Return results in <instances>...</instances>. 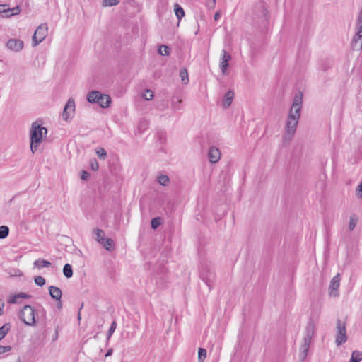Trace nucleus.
I'll return each instance as SVG.
<instances>
[{
    "instance_id": "412c9836",
    "label": "nucleus",
    "mask_w": 362,
    "mask_h": 362,
    "mask_svg": "<svg viewBox=\"0 0 362 362\" xmlns=\"http://www.w3.org/2000/svg\"><path fill=\"white\" fill-rule=\"evenodd\" d=\"M11 327V325L9 322L4 324L0 327V341L3 339L6 334L8 333Z\"/></svg>"
},
{
    "instance_id": "58836bf2",
    "label": "nucleus",
    "mask_w": 362,
    "mask_h": 362,
    "mask_svg": "<svg viewBox=\"0 0 362 362\" xmlns=\"http://www.w3.org/2000/svg\"><path fill=\"white\" fill-rule=\"evenodd\" d=\"M89 164H90V168L93 170V171H97L99 168V165H98V163L97 161V160L95 158H92L90 160V162H89Z\"/></svg>"
},
{
    "instance_id": "a18cd8bd",
    "label": "nucleus",
    "mask_w": 362,
    "mask_h": 362,
    "mask_svg": "<svg viewBox=\"0 0 362 362\" xmlns=\"http://www.w3.org/2000/svg\"><path fill=\"white\" fill-rule=\"evenodd\" d=\"M356 195L358 197H362V182L358 185L356 189Z\"/></svg>"
},
{
    "instance_id": "ea45409f",
    "label": "nucleus",
    "mask_w": 362,
    "mask_h": 362,
    "mask_svg": "<svg viewBox=\"0 0 362 362\" xmlns=\"http://www.w3.org/2000/svg\"><path fill=\"white\" fill-rule=\"evenodd\" d=\"M96 154L98 156V157L100 158V159H102V160H105L107 157V152L106 151L101 148H100L99 150H98L96 151Z\"/></svg>"
},
{
    "instance_id": "72a5a7b5",
    "label": "nucleus",
    "mask_w": 362,
    "mask_h": 362,
    "mask_svg": "<svg viewBox=\"0 0 362 362\" xmlns=\"http://www.w3.org/2000/svg\"><path fill=\"white\" fill-rule=\"evenodd\" d=\"M9 234V228L6 226H0V239L6 238Z\"/></svg>"
},
{
    "instance_id": "aec40b11",
    "label": "nucleus",
    "mask_w": 362,
    "mask_h": 362,
    "mask_svg": "<svg viewBox=\"0 0 362 362\" xmlns=\"http://www.w3.org/2000/svg\"><path fill=\"white\" fill-rule=\"evenodd\" d=\"M167 284V278L163 274L156 276V285L158 288H164Z\"/></svg>"
},
{
    "instance_id": "0e129e2a",
    "label": "nucleus",
    "mask_w": 362,
    "mask_h": 362,
    "mask_svg": "<svg viewBox=\"0 0 362 362\" xmlns=\"http://www.w3.org/2000/svg\"><path fill=\"white\" fill-rule=\"evenodd\" d=\"M162 139H163V136H161V135H160V139L161 140Z\"/></svg>"
},
{
    "instance_id": "052dcab7",
    "label": "nucleus",
    "mask_w": 362,
    "mask_h": 362,
    "mask_svg": "<svg viewBox=\"0 0 362 362\" xmlns=\"http://www.w3.org/2000/svg\"><path fill=\"white\" fill-rule=\"evenodd\" d=\"M211 3H212V5L214 6L215 4V3H216V0H212Z\"/></svg>"
},
{
    "instance_id": "c9c22d12",
    "label": "nucleus",
    "mask_w": 362,
    "mask_h": 362,
    "mask_svg": "<svg viewBox=\"0 0 362 362\" xmlns=\"http://www.w3.org/2000/svg\"><path fill=\"white\" fill-rule=\"evenodd\" d=\"M351 358H354L357 362H360L362 360V351L355 350L352 352Z\"/></svg>"
},
{
    "instance_id": "de8ad7c7",
    "label": "nucleus",
    "mask_w": 362,
    "mask_h": 362,
    "mask_svg": "<svg viewBox=\"0 0 362 362\" xmlns=\"http://www.w3.org/2000/svg\"><path fill=\"white\" fill-rule=\"evenodd\" d=\"M11 276H21L23 273L19 269H13V272H10Z\"/></svg>"
},
{
    "instance_id": "f3484780",
    "label": "nucleus",
    "mask_w": 362,
    "mask_h": 362,
    "mask_svg": "<svg viewBox=\"0 0 362 362\" xmlns=\"http://www.w3.org/2000/svg\"><path fill=\"white\" fill-rule=\"evenodd\" d=\"M31 298L30 295L27 294L25 293L20 292L13 296H11L7 301H8V303H9V304H16V303H19L18 302L19 298Z\"/></svg>"
},
{
    "instance_id": "39448f33",
    "label": "nucleus",
    "mask_w": 362,
    "mask_h": 362,
    "mask_svg": "<svg viewBox=\"0 0 362 362\" xmlns=\"http://www.w3.org/2000/svg\"><path fill=\"white\" fill-rule=\"evenodd\" d=\"M86 99L90 103H97L102 108L110 107L112 100L109 95L102 93L99 90H92L86 95Z\"/></svg>"
},
{
    "instance_id": "7c9ffc66",
    "label": "nucleus",
    "mask_w": 362,
    "mask_h": 362,
    "mask_svg": "<svg viewBox=\"0 0 362 362\" xmlns=\"http://www.w3.org/2000/svg\"><path fill=\"white\" fill-rule=\"evenodd\" d=\"M158 182L163 186H167L170 182V179L167 175L162 174L158 177Z\"/></svg>"
},
{
    "instance_id": "bf43d9fd",
    "label": "nucleus",
    "mask_w": 362,
    "mask_h": 362,
    "mask_svg": "<svg viewBox=\"0 0 362 362\" xmlns=\"http://www.w3.org/2000/svg\"><path fill=\"white\" fill-rule=\"evenodd\" d=\"M98 333H97L96 334H95V335H94V337H93V338H94V339H97V338H98Z\"/></svg>"
},
{
    "instance_id": "a19ab883",
    "label": "nucleus",
    "mask_w": 362,
    "mask_h": 362,
    "mask_svg": "<svg viewBox=\"0 0 362 362\" xmlns=\"http://www.w3.org/2000/svg\"><path fill=\"white\" fill-rule=\"evenodd\" d=\"M20 12H21V8L18 6L16 7H13L12 8H10V14H8V16H9V17H11V16H13L15 15L20 13Z\"/></svg>"
},
{
    "instance_id": "9b49d317",
    "label": "nucleus",
    "mask_w": 362,
    "mask_h": 362,
    "mask_svg": "<svg viewBox=\"0 0 362 362\" xmlns=\"http://www.w3.org/2000/svg\"><path fill=\"white\" fill-rule=\"evenodd\" d=\"M6 46L9 50L18 52L23 49L24 43L18 39H10L6 42Z\"/></svg>"
},
{
    "instance_id": "7ed1b4c3",
    "label": "nucleus",
    "mask_w": 362,
    "mask_h": 362,
    "mask_svg": "<svg viewBox=\"0 0 362 362\" xmlns=\"http://www.w3.org/2000/svg\"><path fill=\"white\" fill-rule=\"evenodd\" d=\"M47 134V129L41 126L37 122L32 124L30 130V150L35 153L38 149L40 144L42 141L43 137Z\"/></svg>"
},
{
    "instance_id": "e2e57ef3",
    "label": "nucleus",
    "mask_w": 362,
    "mask_h": 362,
    "mask_svg": "<svg viewBox=\"0 0 362 362\" xmlns=\"http://www.w3.org/2000/svg\"><path fill=\"white\" fill-rule=\"evenodd\" d=\"M162 139H163V136H161V135H160V139L161 140Z\"/></svg>"
},
{
    "instance_id": "5701e85b",
    "label": "nucleus",
    "mask_w": 362,
    "mask_h": 362,
    "mask_svg": "<svg viewBox=\"0 0 362 362\" xmlns=\"http://www.w3.org/2000/svg\"><path fill=\"white\" fill-rule=\"evenodd\" d=\"M182 103V99H180L178 96H173L171 99V105L172 108L174 110H180V105Z\"/></svg>"
},
{
    "instance_id": "a878e982",
    "label": "nucleus",
    "mask_w": 362,
    "mask_h": 362,
    "mask_svg": "<svg viewBox=\"0 0 362 362\" xmlns=\"http://www.w3.org/2000/svg\"><path fill=\"white\" fill-rule=\"evenodd\" d=\"M117 328V322L115 321H113L109 328V330L107 332V339H106V345H108L110 339L112 334L115 332V329Z\"/></svg>"
},
{
    "instance_id": "0eeeda50",
    "label": "nucleus",
    "mask_w": 362,
    "mask_h": 362,
    "mask_svg": "<svg viewBox=\"0 0 362 362\" xmlns=\"http://www.w3.org/2000/svg\"><path fill=\"white\" fill-rule=\"evenodd\" d=\"M35 308L30 305H26L18 313L19 319L28 326H35L37 320L35 317Z\"/></svg>"
},
{
    "instance_id": "49530a36",
    "label": "nucleus",
    "mask_w": 362,
    "mask_h": 362,
    "mask_svg": "<svg viewBox=\"0 0 362 362\" xmlns=\"http://www.w3.org/2000/svg\"><path fill=\"white\" fill-rule=\"evenodd\" d=\"M90 177V173L88 171L82 170L81 174V178L83 180H87Z\"/></svg>"
},
{
    "instance_id": "20e7f679",
    "label": "nucleus",
    "mask_w": 362,
    "mask_h": 362,
    "mask_svg": "<svg viewBox=\"0 0 362 362\" xmlns=\"http://www.w3.org/2000/svg\"><path fill=\"white\" fill-rule=\"evenodd\" d=\"M314 324L313 322L310 321L305 327V335L303 339V344L300 347L299 358L301 361H304L308 353L311 339L314 335Z\"/></svg>"
},
{
    "instance_id": "4be33fe9",
    "label": "nucleus",
    "mask_w": 362,
    "mask_h": 362,
    "mask_svg": "<svg viewBox=\"0 0 362 362\" xmlns=\"http://www.w3.org/2000/svg\"><path fill=\"white\" fill-rule=\"evenodd\" d=\"M174 11L177 18L179 21H180L182 18L185 16V11L178 4H175L174 5Z\"/></svg>"
},
{
    "instance_id": "393cba45",
    "label": "nucleus",
    "mask_w": 362,
    "mask_h": 362,
    "mask_svg": "<svg viewBox=\"0 0 362 362\" xmlns=\"http://www.w3.org/2000/svg\"><path fill=\"white\" fill-rule=\"evenodd\" d=\"M100 244L108 251H112L114 248V241L110 238H105V241Z\"/></svg>"
},
{
    "instance_id": "f8f14e48",
    "label": "nucleus",
    "mask_w": 362,
    "mask_h": 362,
    "mask_svg": "<svg viewBox=\"0 0 362 362\" xmlns=\"http://www.w3.org/2000/svg\"><path fill=\"white\" fill-rule=\"evenodd\" d=\"M340 274L338 273L336 276H334L332 279L330 281L329 284V290H330V295L333 296L334 297H337L339 296V288L340 285Z\"/></svg>"
},
{
    "instance_id": "e433bc0d",
    "label": "nucleus",
    "mask_w": 362,
    "mask_h": 362,
    "mask_svg": "<svg viewBox=\"0 0 362 362\" xmlns=\"http://www.w3.org/2000/svg\"><path fill=\"white\" fill-rule=\"evenodd\" d=\"M34 281L36 285L40 287L43 286L46 282L45 279L41 276H37L35 277Z\"/></svg>"
},
{
    "instance_id": "c03bdc74",
    "label": "nucleus",
    "mask_w": 362,
    "mask_h": 362,
    "mask_svg": "<svg viewBox=\"0 0 362 362\" xmlns=\"http://www.w3.org/2000/svg\"><path fill=\"white\" fill-rule=\"evenodd\" d=\"M148 127V122L146 120H141L139 124V130H145Z\"/></svg>"
},
{
    "instance_id": "4d7b16f0",
    "label": "nucleus",
    "mask_w": 362,
    "mask_h": 362,
    "mask_svg": "<svg viewBox=\"0 0 362 362\" xmlns=\"http://www.w3.org/2000/svg\"><path fill=\"white\" fill-rule=\"evenodd\" d=\"M77 318H78V320L79 321H80V320H81V313H80V311H79V312H78V313Z\"/></svg>"
},
{
    "instance_id": "5fc2aeb1",
    "label": "nucleus",
    "mask_w": 362,
    "mask_h": 362,
    "mask_svg": "<svg viewBox=\"0 0 362 362\" xmlns=\"http://www.w3.org/2000/svg\"><path fill=\"white\" fill-rule=\"evenodd\" d=\"M329 68V66H327V65H322V69H323V71H327V69Z\"/></svg>"
},
{
    "instance_id": "8fccbe9b",
    "label": "nucleus",
    "mask_w": 362,
    "mask_h": 362,
    "mask_svg": "<svg viewBox=\"0 0 362 362\" xmlns=\"http://www.w3.org/2000/svg\"><path fill=\"white\" fill-rule=\"evenodd\" d=\"M56 302H57V307L59 310H61L62 308V299H60L59 300H55Z\"/></svg>"
},
{
    "instance_id": "2f4dec72",
    "label": "nucleus",
    "mask_w": 362,
    "mask_h": 362,
    "mask_svg": "<svg viewBox=\"0 0 362 362\" xmlns=\"http://www.w3.org/2000/svg\"><path fill=\"white\" fill-rule=\"evenodd\" d=\"M158 53L162 56H168L170 53V48L167 45H161L158 48Z\"/></svg>"
},
{
    "instance_id": "c85d7f7f",
    "label": "nucleus",
    "mask_w": 362,
    "mask_h": 362,
    "mask_svg": "<svg viewBox=\"0 0 362 362\" xmlns=\"http://www.w3.org/2000/svg\"><path fill=\"white\" fill-rule=\"evenodd\" d=\"M0 13L3 17L9 18L10 8L6 4H0Z\"/></svg>"
},
{
    "instance_id": "6e6552de",
    "label": "nucleus",
    "mask_w": 362,
    "mask_h": 362,
    "mask_svg": "<svg viewBox=\"0 0 362 362\" xmlns=\"http://www.w3.org/2000/svg\"><path fill=\"white\" fill-rule=\"evenodd\" d=\"M47 24H41L37 28L32 37L33 47H36L45 40L47 35Z\"/></svg>"
},
{
    "instance_id": "dca6fc26",
    "label": "nucleus",
    "mask_w": 362,
    "mask_h": 362,
    "mask_svg": "<svg viewBox=\"0 0 362 362\" xmlns=\"http://www.w3.org/2000/svg\"><path fill=\"white\" fill-rule=\"evenodd\" d=\"M48 291H49V293L52 299L59 300L60 299H62V291L59 287L54 286H50L48 288Z\"/></svg>"
},
{
    "instance_id": "79ce46f5",
    "label": "nucleus",
    "mask_w": 362,
    "mask_h": 362,
    "mask_svg": "<svg viewBox=\"0 0 362 362\" xmlns=\"http://www.w3.org/2000/svg\"><path fill=\"white\" fill-rule=\"evenodd\" d=\"M119 0H104V4L105 6H115L119 4Z\"/></svg>"
},
{
    "instance_id": "423d86ee",
    "label": "nucleus",
    "mask_w": 362,
    "mask_h": 362,
    "mask_svg": "<svg viewBox=\"0 0 362 362\" xmlns=\"http://www.w3.org/2000/svg\"><path fill=\"white\" fill-rule=\"evenodd\" d=\"M199 276L201 279L207 285L209 290L214 288L216 274L209 264L207 262L202 263L199 270Z\"/></svg>"
},
{
    "instance_id": "9d476101",
    "label": "nucleus",
    "mask_w": 362,
    "mask_h": 362,
    "mask_svg": "<svg viewBox=\"0 0 362 362\" xmlns=\"http://www.w3.org/2000/svg\"><path fill=\"white\" fill-rule=\"evenodd\" d=\"M75 111V102L73 98H69L62 112V119L65 121H68L69 119L71 118Z\"/></svg>"
},
{
    "instance_id": "f257e3e1",
    "label": "nucleus",
    "mask_w": 362,
    "mask_h": 362,
    "mask_svg": "<svg viewBox=\"0 0 362 362\" xmlns=\"http://www.w3.org/2000/svg\"><path fill=\"white\" fill-rule=\"evenodd\" d=\"M302 103L303 93L299 91L295 95L289 111L288 117L286 123V134L284 136L285 139L291 140L295 134L298 119L300 116Z\"/></svg>"
},
{
    "instance_id": "6ab92c4d",
    "label": "nucleus",
    "mask_w": 362,
    "mask_h": 362,
    "mask_svg": "<svg viewBox=\"0 0 362 362\" xmlns=\"http://www.w3.org/2000/svg\"><path fill=\"white\" fill-rule=\"evenodd\" d=\"M34 267L41 269L51 266V262L44 259H37L33 263Z\"/></svg>"
},
{
    "instance_id": "603ef678",
    "label": "nucleus",
    "mask_w": 362,
    "mask_h": 362,
    "mask_svg": "<svg viewBox=\"0 0 362 362\" xmlns=\"http://www.w3.org/2000/svg\"><path fill=\"white\" fill-rule=\"evenodd\" d=\"M358 107L362 111V95L358 98Z\"/></svg>"
},
{
    "instance_id": "4c0bfd02",
    "label": "nucleus",
    "mask_w": 362,
    "mask_h": 362,
    "mask_svg": "<svg viewBox=\"0 0 362 362\" xmlns=\"http://www.w3.org/2000/svg\"><path fill=\"white\" fill-rule=\"evenodd\" d=\"M153 93L151 90L146 89L143 94V98L146 100H151L153 98Z\"/></svg>"
},
{
    "instance_id": "2eb2a0df",
    "label": "nucleus",
    "mask_w": 362,
    "mask_h": 362,
    "mask_svg": "<svg viewBox=\"0 0 362 362\" xmlns=\"http://www.w3.org/2000/svg\"><path fill=\"white\" fill-rule=\"evenodd\" d=\"M234 98V92L232 90H228L223 96L222 100V106L224 109H227L231 105Z\"/></svg>"
},
{
    "instance_id": "ddd939ff",
    "label": "nucleus",
    "mask_w": 362,
    "mask_h": 362,
    "mask_svg": "<svg viewBox=\"0 0 362 362\" xmlns=\"http://www.w3.org/2000/svg\"><path fill=\"white\" fill-rule=\"evenodd\" d=\"M231 59V56L225 49L222 50V56L219 64L220 69L223 74H226L228 67V62Z\"/></svg>"
},
{
    "instance_id": "bb28decb",
    "label": "nucleus",
    "mask_w": 362,
    "mask_h": 362,
    "mask_svg": "<svg viewBox=\"0 0 362 362\" xmlns=\"http://www.w3.org/2000/svg\"><path fill=\"white\" fill-rule=\"evenodd\" d=\"M358 222V218L356 214H351L350 216L349 223V230L352 231Z\"/></svg>"
},
{
    "instance_id": "338daca9",
    "label": "nucleus",
    "mask_w": 362,
    "mask_h": 362,
    "mask_svg": "<svg viewBox=\"0 0 362 362\" xmlns=\"http://www.w3.org/2000/svg\"><path fill=\"white\" fill-rule=\"evenodd\" d=\"M58 337L57 333L56 334V335H54V337Z\"/></svg>"
},
{
    "instance_id": "37998d69",
    "label": "nucleus",
    "mask_w": 362,
    "mask_h": 362,
    "mask_svg": "<svg viewBox=\"0 0 362 362\" xmlns=\"http://www.w3.org/2000/svg\"><path fill=\"white\" fill-rule=\"evenodd\" d=\"M12 349V347L11 346H1L0 345V355L10 351Z\"/></svg>"
},
{
    "instance_id": "680f3d73",
    "label": "nucleus",
    "mask_w": 362,
    "mask_h": 362,
    "mask_svg": "<svg viewBox=\"0 0 362 362\" xmlns=\"http://www.w3.org/2000/svg\"><path fill=\"white\" fill-rule=\"evenodd\" d=\"M83 306V303H82V304H81V308L79 309L80 310L82 309Z\"/></svg>"
},
{
    "instance_id": "f03ea898",
    "label": "nucleus",
    "mask_w": 362,
    "mask_h": 362,
    "mask_svg": "<svg viewBox=\"0 0 362 362\" xmlns=\"http://www.w3.org/2000/svg\"><path fill=\"white\" fill-rule=\"evenodd\" d=\"M252 19L254 23L260 29L263 30L267 28L269 19V13L266 3L260 1L255 4L253 9Z\"/></svg>"
},
{
    "instance_id": "cd10ccee",
    "label": "nucleus",
    "mask_w": 362,
    "mask_h": 362,
    "mask_svg": "<svg viewBox=\"0 0 362 362\" xmlns=\"http://www.w3.org/2000/svg\"><path fill=\"white\" fill-rule=\"evenodd\" d=\"M180 76L182 83L187 84L189 82L188 72L185 68L181 69L180 71Z\"/></svg>"
},
{
    "instance_id": "6e6d98bb",
    "label": "nucleus",
    "mask_w": 362,
    "mask_h": 362,
    "mask_svg": "<svg viewBox=\"0 0 362 362\" xmlns=\"http://www.w3.org/2000/svg\"><path fill=\"white\" fill-rule=\"evenodd\" d=\"M166 105H167V103H166L165 102H163V108H160V107H159V109H160V110H163V109H164V108L165 107V106H166Z\"/></svg>"
},
{
    "instance_id": "a211bd4d",
    "label": "nucleus",
    "mask_w": 362,
    "mask_h": 362,
    "mask_svg": "<svg viewBox=\"0 0 362 362\" xmlns=\"http://www.w3.org/2000/svg\"><path fill=\"white\" fill-rule=\"evenodd\" d=\"M35 317L38 320H43L45 322L47 318L46 310L40 305H38L37 308L35 309Z\"/></svg>"
},
{
    "instance_id": "f704fd0d",
    "label": "nucleus",
    "mask_w": 362,
    "mask_h": 362,
    "mask_svg": "<svg viewBox=\"0 0 362 362\" xmlns=\"http://www.w3.org/2000/svg\"><path fill=\"white\" fill-rule=\"evenodd\" d=\"M206 357V350L204 348H199L198 350V361L204 362Z\"/></svg>"
},
{
    "instance_id": "1a4fd4ad",
    "label": "nucleus",
    "mask_w": 362,
    "mask_h": 362,
    "mask_svg": "<svg viewBox=\"0 0 362 362\" xmlns=\"http://www.w3.org/2000/svg\"><path fill=\"white\" fill-rule=\"evenodd\" d=\"M337 331L335 343L337 346H340L342 344L345 343L347 340L346 322L338 319L337 321Z\"/></svg>"
},
{
    "instance_id": "09e8293b",
    "label": "nucleus",
    "mask_w": 362,
    "mask_h": 362,
    "mask_svg": "<svg viewBox=\"0 0 362 362\" xmlns=\"http://www.w3.org/2000/svg\"><path fill=\"white\" fill-rule=\"evenodd\" d=\"M4 306H5L4 301L2 299H0V316L4 313Z\"/></svg>"
},
{
    "instance_id": "c756f323",
    "label": "nucleus",
    "mask_w": 362,
    "mask_h": 362,
    "mask_svg": "<svg viewBox=\"0 0 362 362\" xmlns=\"http://www.w3.org/2000/svg\"><path fill=\"white\" fill-rule=\"evenodd\" d=\"M96 234V240L99 243L105 241V232L102 229L97 228L95 230Z\"/></svg>"
},
{
    "instance_id": "4468645a",
    "label": "nucleus",
    "mask_w": 362,
    "mask_h": 362,
    "mask_svg": "<svg viewBox=\"0 0 362 362\" xmlns=\"http://www.w3.org/2000/svg\"><path fill=\"white\" fill-rule=\"evenodd\" d=\"M221 156V151L218 148H216L215 146H211L209 149L208 156H209V161L211 163H217L220 160Z\"/></svg>"
},
{
    "instance_id": "3c124183",
    "label": "nucleus",
    "mask_w": 362,
    "mask_h": 362,
    "mask_svg": "<svg viewBox=\"0 0 362 362\" xmlns=\"http://www.w3.org/2000/svg\"><path fill=\"white\" fill-rule=\"evenodd\" d=\"M113 349L112 348L109 349L105 354V357L110 356L112 354Z\"/></svg>"
},
{
    "instance_id": "864d4df0",
    "label": "nucleus",
    "mask_w": 362,
    "mask_h": 362,
    "mask_svg": "<svg viewBox=\"0 0 362 362\" xmlns=\"http://www.w3.org/2000/svg\"><path fill=\"white\" fill-rule=\"evenodd\" d=\"M221 15H220V13L219 12H216L215 13L214 16V18L215 21H217L219 19Z\"/></svg>"
},
{
    "instance_id": "13d9d810",
    "label": "nucleus",
    "mask_w": 362,
    "mask_h": 362,
    "mask_svg": "<svg viewBox=\"0 0 362 362\" xmlns=\"http://www.w3.org/2000/svg\"><path fill=\"white\" fill-rule=\"evenodd\" d=\"M349 362H357V361H356L354 358L352 359L351 358Z\"/></svg>"
},
{
    "instance_id": "b1692460",
    "label": "nucleus",
    "mask_w": 362,
    "mask_h": 362,
    "mask_svg": "<svg viewBox=\"0 0 362 362\" xmlns=\"http://www.w3.org/2000/svg\"><path fill=\"white\" fill-rule=\"evenodd\" d=\"M63 274L67 278L69 279L73 276V269L70 264L66 263L63 267Z\"/></svg>"
},
{
    "instance_id": "69168bd1",
    "label": "nucleus",
    "mask_w": 362,
    "mask_h": 362,
    "mask_svg": "<svg viewBox=\"0 0 362 362\" xmlns=\"http://www.w3.org/2000/svg\"><path fill=\"white\" fill-rule=\"evenodd\" d=\"M58 337L57 333L56 334V335H54V337Z\"/></svg>"
},
{
    "instance_id": "473e14b6",
    "label": "nucleus",
    "mask_w": 362,
    "mask_h": 362,
    "mask_svg": "<svg viewBox=\"0 0 362 362\" xmlns=\"http://www.w3.org/2000/svg\"><path fill=\"white\" fill-rule=\"evenodd\" d=\"M162 223L160 217H155L151 221V227L152 229L156 230Z\"/></svg>"
}]
</instances>
